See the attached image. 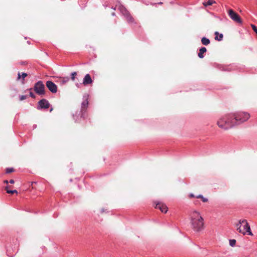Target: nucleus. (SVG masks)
Instances as JSON below:
<instances>
[{
    "instance_id": "1",
    "label": "nucleus",
    "mask_w": 257,
    "mask_h": 257,
    "mask_svg": "<svg viewBox=\"0 0 257 257\" xmlns=\"http://www.w3.org/2000/svg\"><path fill=\"white\" fill-rule=\"evenodd\" d=\"M249 117L250 114L244 111L227 113L218 119L217 125L222 130H227L247 121Z\"/></svg>"
},
{
    "instance_id": "2",
    "label": "nucleus",
    "mask_w": 257,
    "mask_h": 257,
    "mask_svg": "<svg viewBox=\"0 0 257 257\" xmlns=\"http://www.w3.org/2000/svg\"><path fill=\"white\" fill-rule=\"evenodd\" d=\"M190 220L191 227L194 231L199 232L204 229V219L200 212L196 210L191 212Z\"/></svg>"
},
{
    "instance_id": "3",
    "label": "nucleus",
    "mask_w": 257,
    "mask_h": 257,
    "mask_svg": "<svg viewBox=\"0 0 257 257\" xmlns=\"http://www.w3.org/2000/svg\"><path fill=\"white\" fill-rule=\"evenodd\" d=\"M88 95L83 96V101L81 103V109L79 111H76L73 114V119L75 121H79L80 118H84L86 117L87 108L88 106Z\"/></svg>"
},
{
    "instance_id": "4",
    "label": "nucleus",
    "mask_w": 257,
    "mask_h": 257,
    "mask_svg": "<svg viewBox=\"0 0 257 257\" xmlns=\"http://www.w3.org/2000/svg\"><path fill=\"white\" fill-rule=\"evenodd\" d=\"M235 227L237 231L243 235L247 234L249 235H252L250 230V227L245 219L239 220L238 222L235 224Z\"/></svg>"
},
{
    "instance_id": "5",
    "label": "nucleus",
    "mask_w": 257,
    "mask_h": 257,
    "mask_svg": "<svg viewBox=\"0 0 257 257\" xmlns=\"http://www.w3.org/2000/svg\"><path fill=\"white\" fill-rule=\"evenodd\" d=\"M118 10L120 13L124 16L129 24H133L135 23L134 18L131 16L130 13L123 6H119Z\"/></svg>"
},
{
    "instance_id": "6",
    "label": "nucleus",
    "mask_w": 257,
    "mask_h": 257,
    "mask_svg": "<svg viewBox=\"0 0 257 257\" xmlns=\"http://www.w3.org/2000/svg\"><path fill=\"white\" fill-rule=\"evenodd\" d=\"M34 89L38 94H45V86L42 81H39L36 83Z\"/></svg>"
},
{
    "instance_id": "7",
    "label": "nucleus",
    "mask_w": 257,
    "mask_h": 257,
    "mask_svg": "<svg viewBox=\"0 0 257 257\" xmlns=\"http://www.w3.org/2000/svg\"><path fill=\"white\" fill-rule=\"evenodd\" d=\"M228 14L230 19H231L233 21L239 24L242 23V21L239 15L232 10H229Z\"/></svg>"
},
{
    "instance_id": "8",
    "label": "nucleus",
    "mask_w": 257,
    "mask_h": 257,
    "mask_svg": "<svg viewBox=\"0 0 257 257\" xmlns=\"http://www.w3.org/2000/svg\"><path fill=\"white\" fill-rule=\"evenodd\" d=\"M49 106L50 103L49 101L45 99H42L38 102V109H47L48 108Z\"/></svg>"
},
{
    "instance_id": "9",
    "label": "nucleus",
    "mask_w": 257,
    "mask_h": 257,
    "mask_svg": "<svg viewBox=\"0 0 257 257\" xmlns=\"http://www.w3.org/2000/svg\"><path fill=\"white\" fill-rule=\"evenodd\" d=\"M46 86L52 93H55L57 92V86L52 81H47L46 82Z\"/></svg>"
},
{
    "instance_id": "10",
    "label": "nucleus",
    "mask_w": 257,
    "mask_h": 257,
    "mask_svg": "<svg viewBox=\"0 0 257 257\" xmlns=\"http://www.w3.org/2000/svg\"><path fill=\"white\" fill-rule=\"evenodd\" d=\"M155 208L159 209L162 212L166 213L167 212V207L163 203L158 202L156 203Z\"/></svg>"
},
{
    "instance_id": "11",
    "label": "nucleus",
    "mask_w": 257,
    "mask_h": 257,
    "mask_svg": "<svg viewBox=\"0 0 257 257\" xmlns=\"http://www.w3.org/2000/svg\"><path fill=\"white\" fill-rule=\"evenodd\" d=\"M92 83V80L91 78L90 75L89 74H87L84 78H83V83L84 85H86Z\"/></svg>"
},
{
    "instance_id": "12",
    "label": "nucleus",
    "mask_w": 257,
    "mask_h": 257,
    "mask_svg": "<svg viewBox=\"0 0 257 257\" xmlns=\"http://www.w3.org/2000/svg\"><path fill=\"white\" fill-rule=\"evenodd\" d=\"M207 51L205 47H201L199 50V52L198 54V56L200 58H203L204 57V55L203 54L206 52Z\"/></svg>"
},
{
    "instance_id": "13",
    "label": "nucleus",
    "mask_w": 257,
    "mask_h": 257,
    "mask_svg": "<svg viewBox=\"0 0 257 257\" xmlns=\"http://www.w3.org/2000/svg\"><path fill=\"white\" fill-rule=\"evenodd\" d=\"M201 43L204 45H208L210 44V41L209 39L206 37H203L201 39Z\"/></svg>"
},
{
    "instance_id": "14",
    "label": "nucleus",
    "mask_w": 257,
    "mask_h": 257,
    "mask_svg": "<svg viewBox=\"0 0 257 257\" xmlns=\"http://www.w3.org/2000/svg\"><path fill=\"white\" fill-rule=\"evenodd\" d=\"M215 37V39L218 41H221L223 39V35L220 34L219 35V33L218 32H215L214 33Z\"/></svg>"
},
{
    "instance_id": "15",
    "label": "nucleus",
    "mask_w": 257,
    "mask_h": 257,
    "mask_svg": "<svg viewBox=\"0 0 257 257\" xmlns=\"http://www.w3.org/2000/svg\"><path fill=\"white\" fill-rule=\"evenodd\" d=\"M196 198L201 199L203 202H207L208 201V199L207 198L204 197L202 195L199 194L198 195L196 196Z\"/></svg>"
},
{
    "instance_id": "16",
    "label": "nucleus",
    "mask_w": 257,
    "mask_h": 257,
    "mask_svg": "<svg viewBox=\"0 0 257 257\" xmlns=\"http://www.w3.org/2000/svg\"><path fill=\"white\" fill-rule=\"evenodd\" d=\"M215 2L213 0H207L206 2H204L203 4L204 6L206 7L208 6H211Z\"/></svg>"
},
{
    "instance_id": "17",
    "label": "nucleus",
    "mask_w": 257,
    "mask_h": 257,
    "mask_svg": "<svg viewBox=\"0 0 257 257\" xmlns=\"http://www.w3.org/2000/svg\"><path fill=\"white\" fill-rule=\"evenodd\" d=\"M18 75V78H17L18 80L20 79L21 78V77H22L23 79H24V78L27 76V74L26 73L23 72L21 75V73L20 72H19Z\"/></svg>"
},
{
    "instance_id": "18",
    "label": "nucleus",
    "mask_w": 257,
    "mask_h": 257,
    "mask_svg": "<svg viewBox=\"0 0 257 257\" xmlns=\"http://www.w3.org/2000/svg\"><path fill=\"white\" fill-rule=\"evenodd\" d=\"M8 187H6V189L7 190V193L9 194H13L15 193H17V191L16 190H8L7 189Z\"/></svg>"
},
{
    "instance_id": "19",
    "label": "nucleus",
    "mask_w": 257,
    "mask_h": 257,
    "mask_svg": "<svg viewBox=\"0 0 257 257\" xmlns=\"http://www.w3.org/2000/svg\"><path fill=\"white\" fill-rule=\"evenodd\" d=\"M236 243V240L235 239H230L229 240V245L231 246H234Z\"/></svg>"
},
{
    "instance_id": "20",
    "label": "nucleus",
    "mask_w": 257,
    "mask_h": 257,
    "mask_svg": "<svg viewBox=\"0 0 257 257\" xmlns=\"http://www.w3.org/2000/svg\"><path fill=\"white\" fill-rule=\"evenodd\" d=\"M14 169L13 168H8L6 169V173H10L14 172Z\"/></svg>"
},
{
    "instance_id": "21",
    "label": "nucleus",
    "mask_w": 257,
    "mask_h": 257,
    "mask_svg": "<svg viewBox=\"0 0 257 257\" xmlns=\"http://www.w3.org/2000/svg\"><path fill=\"white\" fill-rule=\"evenodd\" d=\"M77 75V73L76 72H73L71 73V79L72 80H74L75 79V76Z\"/></svg>"
},
{
    "instance_id": "22",
    "label": "nucleus",
    "mask_w": 257,
    "mask_h": 257,
    "mask_svg": "<svg viewBox=\"0 0 257 257\" xmlns=\"http://www.w3.org/2000/svg\"><path fill=\"white\" fill-rule=\"evenodd\" d=\"M69 80V78L68 77H64L62 78V82L63 83H65L67 82Z\"/></svg>"
},
{
    "instance_id": "23",
    "label": "nucleus",
    "mask_w": 257,
    "mask_h": 257,
    "mask_svg": "<svg viewBox=\"0 0 257 257\" xmlns=\"http://www.w3.org/2000/svg\"><path fill=\"white\" fill-rule=\"evenodd\" d=\"M251 26L252 30L254 31V32L257 35V28L256 27V26H254V25H251Z\"/></svg>"
},
{
    "instance_id": "24",
    "label": "nucleus",
    "mask_w": 257,
    "mask_h": 257,
    "mask_svg": "<svg viewBox=\"0 0 257 257\" xmlns=\"http://www.w3.org/2000/svg\"><path fill=\"white\" fill-rule=\"evenodd\" d=\"M27 97V95H21L20 96V100H23L25 99H26Z\"/></svg>"
},
{
    "instance_id": "25",
    "label": "nucleus",
    "mask_w": 257,
    "mask_h": 257,
    "mask_svg": "<svg viewBox=\"0 0 257 257\" xmlns=\"http://www.w3.org/2000/svg\"><path fill=\"white\" fill-rule=\"evenodd\" d=\"M189 197L190 198H196V196H195L193 193H190Z\"/></svg>"
},
{
    "instance_id": "26",
    "label": "nucleus",
    "mask_w": 257,
    "mask_h": 257,
    "mask_svg": "<svg viewBox=\"0 0 257 257\" xmlns=\"http://www.w3.org/2000/svg\"><path fill=\"white\" fill-rule=\"evenodd\" d=\"M30 96L31 97H32V98H35V94H34L33 92H30Z\"/></svg>"
},
{
    "instance_id": "27",
    "label": "nucleus",
    "mask_w": 257,
    "mask_h": 257,
    "mask_svg": "<svg viewBox=\"0 0 257 257\" xmlns=\"http://www.w3.org/2000/svg\"><path fill=\"white\" fill-rule=\"evenodd\" d=\"M9 182L11 183V184H14L15 183V181L13 179H11L10 180V181H9Z\"/></svg>"
},
{
    "instance_id": "28",
    "label": "nucleus",
    "mask_w": 257,
    "mask_h": 257,
    "mask_svg": "<svg viewBox=\"0 0 257 257\" xmlns=\"http://www.w3.org/2000/svg\"><path fill=\"white\" fill-rule=\"evenodd\" d=\"M231 69H232V68L231 66H228L226 70H227L228 71H230Z\"/></svg>"
},
{
    "instance_id": "29",
    "label": "nucleus",
    "mask_w": 257,
    "mask_h": 257,
    "mask_svg": "<svg viewBox=\"0 0 257 257\" xmlns=\"http://www.w3.org/2000/svg\"><path fill=\"white\" fill-rule=\"evenodd\" d=\"M105 212V210H104V208L101 209V213H103V212Z\"/></svg>"
},
{
    "instance_id": "30",
    "label": "nucleus",
    "mask_w": 257,
    "mask_h": 257,
    "mask_svg": "<svg viewBox=\"0 0 257 257\" xmlns=\"http://www.w3.org/2000/svg\"><path fill=\"white\" fill-rule=\"evenodd\" d=\"M37 125L36 124L33 125V129L35 128L36 127Z\"/></svg>"
},
{
    "instance_id": "31",
    "label": "nucleus",
    "mask_w": 257,
    "mask_h": 257,
    "mask_svg": "<svg viewBox=\"0 0 257 257\" xmlns=\"http://www.w3.org/2000/svg\"><path fill=\"white\" fill-rule=\"evenodd\" d=\"M8 182H8V180H5V181H4V183H5L8 184Z\"/></svg>"
},
{
    "instance_id": "32",
    "label": "nucleus",
    "mask_w": 257,
    "mask_h": 257,
    "mask_svg": "<svg viewBox=\"0 0 257 257\" xmlns=\"http://www.w3.org/2000/svg\"><path fill=\"white\" fill-rule=\"evenodd\" d=\"M111 15H112V16H114L115 15V13H112Z\"/></svg>"
}]
</instances>
